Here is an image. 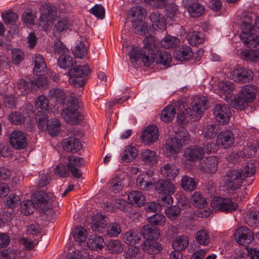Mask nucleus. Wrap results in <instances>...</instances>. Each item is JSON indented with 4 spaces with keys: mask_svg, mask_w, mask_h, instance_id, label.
I'll use <instances>...</instances> for the list:
<instances>
[{
    "mask_svg": "<svg viewBox=\"0 0 259 259\" xmlns=\"http://www.w3.org/2000/svg\"><path fill=\"white\" fill-rule=\"evenodd\" d=\"M253 19L249 16L242 20L240 24L241 32L240 38L243 44L248 48L255 50L244 49L241 52V58L246 61H259V32L255 31L252 25Z\"/></svg>",
    "mask_w": 259,
    "mask_h": 259,
    "instance_id": "obj_1",
    "label": "nucleus"
},
{
    "mask_svg": "<svg viewBox=\"0 0 259 259\" xmlns=\"http://www.w3.org/2000/svg\"><path fill=\"white\" fill-rule=\"evenodd\" d=\"M54 200L55 197L52 193H47L43 191L37 192L33 201L31 200L23 201L21 205V213L25 215L31 214L36 207L41 209L47 216L52 217L54 213L52 205Z\"/></svg>",
    "mask_w": 259,
    "mask_h": 259,
    "instance_id": "obj_2",
    "label": "nucleus"
},
{
    "mask_svg": "<svg viewBox=\"0 0 259 259\" xmlns=\"http://www.w3.org/2000/svg\"><path fill=\"white\" fill-rule=\"evenodd\" d=\"M144 46L140 50L133 47L128 53L130 60L132 64L142 58L145 66H149L155 60V53L158 52L156 40L154 36H146L143 40Z\"/></svg>",
    "mask_w": 259,
    "mask_h": 259,
    "instance_id": "obj_3",
    "label": "nucleus"
},
{
    "mask_svg": "<svg viewBox=\"0 0 259 259\" xmlns=\"http://www.w3.org/2000/svg\"><path fill=\"white\" fill-rule=\"evenodd\" d=\"M190 141L189 133L183 130L177 134L175 138H169L166 140L164 146V152L167 157L174 156L180 153L184 146Z\"/></svg>",
    "mask_w": 259,
    "mask_h": 259,
    "instance_id": "obj_4",
    "label": "nucleus"
},
{
    "mask_svg": "<svg viewBox=\"0 0 259 259\" xmlns=\"http://www.w3.org/2000/svg\"><path fill=\"white\" fill-rule=\"evenodd\" d=\"M207 99L204 96H195L191 107H188L186 103L182 100L179 101V104L181 111L186 112L190 118L195 121L201 117L204 111L207 109Z\"/></svg>",
    "mask_w": 259,
    "mask_h": 259,
    "instance_id": "obj_5",
    "label": "nucleus"
},
{
    "mask_svg": "<svg viewBox=\"0 0 259 259\" xmlns=\"http://www.w3.org/2000/svg\"><path fill=\"white\" fill-rule=\"evenodd\" d=\"M257 90L254 85L248 84L242 86L238 92L237 97H234L232 102L233 106L237 109L244 110L255 99Z\"/></svg>",
    "mask_w": 259,
    "mask_h": 259,
    "instance_id": "obj_6",
    "label": "nucleus"
},
{
    "mask_svg": "<svg viewBox=\"0 0 259 259\" xmlns=\"http://www.w3.org/2000/svg\"><path fill=\"white\" fill-rule=\"evenodd\" d=\"M62 110V116L64 120L70 124H76L82 119V115L78 110L79 101L77 98L71 96L67 100Z\"/></svg>",
    "mask_w": 259,
    "mask_h": 259,
    "instance_id": "obj_7",
    "label": "nucleus"
},
{
    "mask_svg": "<svg viewBox=\"0 0 259 259\" xmlns=\"http://www.w3.org/2000/svg\"><path fill=\"white\" fill-rule=\"evenodd\" d=\"M90 69L87 64L79 65L69 70V82L72 86L79 88L85 83V77L90 72Z\"/></svg>",
    "mask_w": 259,
    "mask_h": 259,
    "instance_id": "obj_8",
    "label": "nucleus"
},
{
    "mask_svg": "<svg viewBox=\"0 0 259 259\" xmlns=\"http://www.w3.org/2000/svg\"><path fill=\"white\" fill-rule=\"evenodd\" d=\"M243 180L244 177L241 171L236 169L228 171L223 178L224 186L231 191H235L240 188L243 184Z\"/></svg>",
    "mask_w": 259,
    "mask_h": 259,
    "instance_id": "obj_9",
    "label": "nucleus"
},
{
    "mask_svg": "<svg viewBox=\"0 0 259 259\" xmlns=\"http://www.w3.org/2000/svg\"><path fill=\"white\" fill-rule=\"evenodd\" d=\"M211 206L225 212H231L237 210L238 204L232 201V199L220 197H214L211 202Z\"/></svg>",
    "mask_w": 259,
    "mask_h": 259,
    "instance_id": "obj_10",
    "label": "nucleus"
},
{
    "mask_svg": "<svg viewBox=\"0 0 259 259\" xmlns=\"http://www.w3.org/2000/svg\"><path fill=\"white\" fill-rule=\"evenodd\" d=\"M66 163L68 169L74 177L79 178L81 176L79 168L85 164V160L83 158L77 156L70 155L67 157Z\"/></svg>",
    "mask_w": 259,
    "mask_h": 259,
    "instance_id": "obj_11",
    "label": "nucleus"
},
{
    "mask_svg": "<svg viewBox=\"0 0 259 259\" xmlns=\"http://www.w3.org/2000/svg\"><path fill=\"white\" fill-rule=\"evenodd\" d=\"M230 76L235 81L246 83L253 79V73L251 70L248 68L238 67L231 72Z\"/></svg>",
    "mask_w": 259,
    "mask_h": 259,
    "instance_id": "obj_12",
    "label": "nucleus"
},
{
    "mask_svg": "<svg viewBox=\"0 0 259 259\" xmlns=\"http://www.w3.org/2000/svg\"><path fill=\"white\" fill-rule=\"evenodd\" d=\"M234 239L238 244L247 246L254 239L253 233L247 227L239 228L234 233Z\"/></svg>",
    "mask_w": 259,
    "mask_h": 259,
    "instance_id": "obj_13",
    "label": "nucleus"
},
{
    "mask_svg": "<svg viewBox=\"0 0 259 259\" xmlns=\"http://www.w3.org/2000/svg\"><path fill=\"white\" fill-rule=\"evenodd\" d=\"M234 84L230 81H222L218 84V89L217 93L226 102L232 103L233 101V92L235 90Z\"/></svg>",
    "mask_w": 259,
    "mask_h": 259,
    "instance_id": "obj_14",
    "label": "nucleus"
},
{
    "mask_svg": "<svg viewBox=\"0 0 259 259\" xmlns=\"http://www.w3.org/2000/svg\"><path fill=\"white\" fill-rule=\"evenodd\" d=\"M235 142L234 135L231 130H224L219 133L216 145L220 148L228 149L232 147Z\"/></svg>",
    "mask_w": 259,
    "mask_h": 259,
    "instance_id": "obj_15",
    "label": "nucleus"
},
{
    "mask_svg": "<svg viewBox=\"0 0 259 259\" xmlns=\"http://www.w3.org/2000/svg\"><path fill=\"white\" fill-rule=\"evenodd\" d=\"M217 121L222 124H225L229 122L231 112L228 105L225 104L217 105L214 109Z\"/></svg>",
    "mask_w": 259,
    "mask_h": 259,
    "instance_id": "obj_16",
    "label": "nucleus"
},
{
    "mask_svg": "<svg viewBox=\"0 0 259 259\" xmlns=\"http://www.w3.org/2000/svg\"><path fill=\"white\" fill-rule=\"evenodd\" d=\"M199 168L208 174L215 173L218 168V159L215 156H209L200 162Z\"/></svg>",
    "mask_w": 259,
    "mask_h": 259,
    "instance_id": "obj_17",
    "label": "nucleus"
},
{
    "mask_svg": "<svg viewBox=\"0 0 259 259\" xmlns=\"http://www.w3.org/2000/svg\"><path fill=\"white\" fill-rule=\"evenodd\" d=\"M205 155L203 147L197 145L189 146L185 151L186 158L191 162H195L202 159Z\"/></svg>",
    "mask_w": 259,
    "mask_h": 259,
    "instance_id": "obj_18",
    "label": "nucleus"
},
{
    "mask_svg": "<svg viewBox=\"0 0 259 259\" xmlns=\"http://www.w3.org/2000/svg\"><path fill=\"white\" fill-rule=\"evenodd\" d=\"M40 16L39 19L41 21L47 23H52L57 17V13L55 8L49 5H44L40 9Z\"/></svg>",
    "mask_w": 259,
    "mask_h": 259,
    "instance_id": "obj_19",
    "label": "nucleus"
},
{
    "mask_svg": "<svg viewBox=\"0 0 259 259\" xmlns=\"http://www.w3.org/2000/svg\"><path fill=\"white\" fill-rule=\"evenodd\" d=\"M108 224V219L104 215L98 213L95 215L91 223L93 231L102 233L105 231Z\"/></svg>",
    "mask_w": 259,
    "mask_h": 259,
    "instance_id": "obj_20",
    "label": "nucleus"
},
{
    "mask_svg": "<svg viewBox=\"0 0 259 259\" xmlns=\"http://www.w3.org/2000/svg\"><path fill=\"white\" fill-rule=\"evenodd\" d=\"M10 142L12 146L17 149H22L26 147L27 141L23 133L19 131H15L11 133Z\"/></svg>",
    "mask_w": 259,
    "mask_h": 259,
    "instance_id": "obj_21",
    "label": "nucleus"
},
{
    "mask_svg": "<svg viewBox=\"0 0 259 259\" xmlns=\"http://www.w3.org/2000/svg\"><path fill=\"white\" fill-rule=\"evenodd\" d=\"M159 137L158 129L157 126L149 125L143 131L141 138L143 142L150 145L157 140Z\"/></svg>",
    "mask_w": 259,
    "mask_h": 259,
    "instance_id": "obj_22",
    "label": "nucleus"
},
{
    "mask_svg": "<svg viewBox=\"0 0 259 259\" xmlns=\"http://www.w3.org/2000/svg\"><path fill=\"white\" fill-rule=\"evenodd\" d=\"M155 188L159 194H174L176 191L175 184L164 179H160L155 183Z\"/></svg>",
    "mask_w": 259,
    "mask_h": 259,
    "instance_id": "obj_23",
    "label": "nucleus"
},
{
    "mask_svg": "<svg viewBox=\"0 0 259 259\" xmlns=\"http://www.w3.org/2000/svg\"><path fill=\"white\" fill-rule=\"evenodd\" d=\"M62 143L64 150L72 153L78 152L82 148L80 141L75 137L66 138L62 141Z\"/></svg>",
    "mask_w": 259,
    "mask_h": 259,
    "instance_id": "obj_24",
    "label": "nucleus"
},
{
    "mask_svg": "<svg viewBox=\"0 0 259 259\" xmlns=\"http://www.w3.org/2000/svg\"><path fill=\"white\" fill-rule=\"evenodd\" d=\"M140 158L145 165L154 166L158 161V156L157 153L152 150L144 149L140 153Z\"/></svg>",
    "mask_w": 259,
    "mask_h": 259,
    "instance_id": "obj_25",
    "label": "nucleus"
},
{
    "mask_svg": "<svg viewBox=\"0 0 259 259\" xmlns=\"http://www.w3.org/2000/svg\"><path fill=\"white\" fill-rule=\"evenodd\" d=\"M150 17L154 29L164 30L166 29V19L164 15L158 12H154L150 15Z\"/></svg>",
    "mask_w": 259,
    "mask_h": 259,
    "instance_id": "obj_26",
    "label": "nucleus"
},
{
    "mask_svg": "<svg viewBox=\"0 0 259 259\" xmlns=\"http://www.w3.org/2000/svg\"><path fill=\"white\" fill-rule=\"evenodd\" d=\"M162 176L168 180L175 179L179 173V169L176 164L172 163L164 164L160 169Z\"/></svg>",
    "mask_w": 259,
    "mask_h": 259,
    "instance_id": "obj_27",
    "label": "nucleus"
},
{
    "mask_svg": "<svg viewBox=\"0 0 259 259\" xmlns=\"http://www.w3.org/2000/svg\"><path fill=\"white\" fill-rule=\"evenodd\" d=\"M141 239V233L135 230H130L125 232L123 236L124 242L131 246H136L139 244Z\"/></svg>",
    "mask_w": 259,
    "mask_h": 259,
    "instance_id": "obj_28",
    "label": "nucleus"
},
{
    "mask_svg": "<svg viewBox=\"0 0 259 259\" xmlns=\"http://www.w3.org/2000/svg\"><path fill=\"white\" fill-rule=\"evenodd\" d=\"M143 250L150 254H156L162 250L161 244L155 241L154 239L146 240L143 245Z\"/></svg>",
    "mask_w": 259,
    "mask_h": 259,
    "instance_id": "obj_29",
    "label": "nucleus"
},
{
    "mask_svg": "<svg viewBox=\"0 0 259 259\" xmlns=\"http://www.w3.org/2000/svg\"><path fill=\"white\" fill-rule=\"evenodd\" d=\"M2 18L6 25L9 26L10 29L14 28V33L18 32V27L15 25V23L18 19V16L16 13L9 11L3 14Z\"/></svg>",
    "mask_w": 259,
    "mask_h": 259,
    "instance_id": "obj_30",
    "label": "nucleus"
},
{
    "mask_svg": "<svg viewBox=\"0 0 259 259\" xmlns=\"http://www.w3.org/2000/svg\"><path fill=\"white\" fill-rule=\"evenodd\" d=\"M104 244L103 238L96 234L91 235L87 241L88 247L92 250H101L103 248Z\"/></svg>",
    "mask_w": 259,
    "mask_h": 259,
    "instance_id": "obj_31",
    "label": "nucleus"
},
{
    "mask_svg": "<svg viewBox=\"0 0 259 259\" xmlns=\"http://www.w3.org/2000/svg\"><path fill=\"white\" fill-rule=\"evenodd\" d=\"M34 64V73L41 75L47 70V65L44 57L40 55H36L33 58Z\"/></svg>",
    "mask_w": 259,
    "mask_h": 259,
    "instance_id": "obj_32",
    "label": "nucleus"
},
{
    "mask_svg": "<svg viewBox=\"0 0 259 259\" xmlns=\"http://www.w3.org/2000/svg\"><path fill=\"white\" fill-rule=\"evenodd\" d=\"M141 233L146 240L154 239L158 238L160 236V231L158 228L154 227L149 225H145L143 227Z\"/></svg>",
    "mask_w": 259,
    "mask_h": 259,
    "instance_id": "obj_33",
    "label": "nucleus"
},
{
    "mask_svg": "<svg viewBox=\"0 0 259 259\" xmlns=\"http://www.w3.org/2000/svg\"><path fill=\"white\" fill-rule=\"evenodd\" d=\"M137 155L138 151L135 147L127 146L121 154V160L124 162H130L134 160Z\"/></svg>",
    "mask_w": 259,
    "mask_h": 259,
    "instance_id": "obj_34",
    "label": "nucleus"
},
{
    "mask_svg": "<svg viewBox=\"0 0 259 259\" xmlns=\"http://www.w3.org/2000/svg\"><path fill=\"white\" fill-rule=\"evenodd\" d=\"M175 58L179 61L188 60L193 56L191 48L189 46H183L174 53Z\"/></svg>",
    "mask_w": 259,
    "mask_h": 259,
    "instance_id": "obj_35",
    "label": "nucleus"
},
{
    "mask_svg": "<svg viewBox=\"0 0 259 259\" xmlns=\"http://www.w3.org/2000/svg\"><path fill=\"white\" fill-rule=\"evenodd\" d=\"M50 99L56 104L63 103L65 99V94L61 89L54 88L50 90L48 93Z\"/></svg>",
    "mask_w": 259,
    "mask_h": 259,
    "instance_id": "obj_36",
    "label": "nucleus"
},
{
    "mask_svg": "<svg viewBox=\"0 0 259 259\" xmlns=\"http://www.w3.org/2000/svg\"><path fill=\"white\" fill-rule=\"evenodd\" d=\"M110 191L114 193H119L124 187L123 179L119 177L113 178L107 184Z\"/></svg>",
    "mask_w": 259,
    "mask_h": 259,
    "instance_id": "obj_37",
    "label": "nucleus"
},
{
    "mask_svg": "<svg viewBox=\"0 0 259 259\" xmlns=\"http://www.w3.org/2000/svg\"><path fill=\"white\" fill-rule=\"evenodd\" d=\"M128 200L131 204L138 206L143 205L145 202V197L142 193L136 191H132L128 195Z\"/></svg>",
    "mask_w": 259,
    "mask_h": 259,
    "instance_id": "obj_38",
    "label": "nucleus"
},
{
    "mask_svg": "<svg viewBox=\"0 0 259 259\" xmlns=\"http://www.w3.org/2000/svg\"><path fill=\"white\" fill-rule=\"evenodd\" d=\"M146 10L141 6H135L127 12L130 17L134 18V21H142L146 16Z\"/></svg>",
    "mask_w": 259,
    "mask_h": 259,
    "instance_id": "obj_39",
    "label": "nucleus"
},
{
    "mask_svg": "<svg viewBox=\"0 0 259 259\" xmlns=\"http://www.w3.org/2000/svg\"><path fill=\"white\" fill-rule=\"evenodd\" d=\"M189 243V238L185 235H181L177 237L172 242V247L174 250L183 251L188 246Z\"/></svg>",
    "mask_w": 259,
    "mask_h": 259,
    "instance_id": "obj_40",
    "label": "nucleus"
},
{
    "mask_svg": "<svg viewBox=\"0 0 259 259\" xmlns=\"http://www.w3.org/2000/svg\"><path fill=\"white\" fill-rule=\"evenodd\" d=\"M61 124L57 118H52L47 122V128L49 134L51 136H56L60 131Z\"/></svg>",
    "mask_w": 259,
    "mask_h": 259,
    "instance_id": "obj_41",
    "label": "nucleus"
},
{
    "mask_svg": "<svg viewBox=\"0 0 259 259\" xmlns=\"http://www.w3.org/2000/svg\"><path fill=\"white\" fill-rule=\"evenodd\" d=\"M108 252L112 254H119L123 250L122 244L118 240H110L106 245Z\"/></svg>",
    "mask_w": 259,
    "mask_h": 259,
    "instance_id": "obj_42",
    "label": "nucleus"
},
{
    "mask_svg": "<svg viewBox=\"0 0 259 259\" xmlns=\"http://www.w3.org/2000/svg\"><path fill=\"white\" fill-rule=\"evenodd\" d=\"M190 201L194 206L199 208H205L207 205L205 198L199 192H195L193 193L190 199Z\"/></svg>",
    "mask_w": 259,
    "mask_h": 259,
    "instance_id": "obj_43",
    "label": "nucleus"
},
{
    "mask_svg": "<svg viewBox=\"0 0 259 259\" xmlns=\"http://www.w3.org/2000/svg\"><path fill=\"white\" fill-rule=\"evenodd\" d=\"M158 57L156 62L167 67L170 66L172 57L171 55L166 51L160 50L158 52Z\"/></svg>",
    "mask_w": 259,
    "mask_h": 259,
    "instance_id": "obj_44",
    "label": "nucleus"
},
{
    "mask_svg": "<svg viewBox=\"0 0 259 259\" xmlns=\"http://www.w3.org/2000/svg\"><path fill=\"white\" fill-rule=\"evenodd\" d=\"M187 11L191 17L197 18L203 13L204 7L199 3H194L187 7Z\"/></svg>",
    "mask_w": 259,
    "mask_h": 259,
    "instance_id": "obj_45",
    "label": "nucleus"
},
{
    "mask_svg": "<svg viewBox=\"0 0 259 259\" xmlns=\"http://www.w3.org/2000/svg\"><path fill=\"white\" fill-rule=\"evenodd\" d=\"M187 39L191 45L196 46L203 41L204 34L200 32H191L188 34Z\"/></svg>",
    "mask_w": 259,
    "mask_h": 259,
    "instance_id": "obj_46",
    "label": "nucleus"
},
{
    "mask_svg": "<svg viewBox=\"0 0 259 259\" xmlns=\"http://www.w3.org/2000/svg\"><path fill=\"white\" fill-rule=\"evenodd\" d=\"M21 202V199L19 195L11 193L4 200V203L5 206L14 208L18 206Z\"/></svg>",
    "mask_w": 259,
    "mask_h": 259,
    "instance_id": "obj_47",
    "label": "nucleus"
},
{
    "mask_svg": "<svg viewBox=\"0 0 259 259\" xmlns=\"http://www.w3.org/2000/svg\"><path fill=\"white\" fill-rule=\"evenodd\" d=\"M147 174H141L138 176L137 179V186L143 190H147L153 185L152 183L148 179Z\"/></svg>",
    "mask_w": 259,
    "mask_h": 259,
    "instance_id": "obj_48",
    "label": "nucleus"
},
{
    "mask_svg": "<svg viewBox=\"0 0 259 259\" xmlns=\"http://www.w3.org/2000/svg\"><path fill=\"white\" fill-rule=\"evenodd\" d=\"M176 114L175 108L172 105L166 106L162 111L161 119L165 122L170 121L174 118Z\"/></svg>",
    "mask_w": 259,
    "mask_h": 259,
    "instance_id": "obj_49",
    "label": "nucleus"
},
{
    "mask_svg": "<svg viewBox=\"0 0 259 259\" xmlns=\"http://www.w3.org/2000/svg\"><path fill=\"white\" fill-rule=\"evenodd\" d=\"M87 230L81 226H77L73 231L74 240L79 243L84 242L87 238Z\"/></svg>",
    "mask_w": 259,
    "mask_h": 259,
    "instance_id": "obj_50",
    "label": "nucleus"
},
{
    "mask_svg": "<svg viewBox=\"0 0 259 259\" xmlns=\"http://www.w3.org/2000/svg\"><path fill=\"white\" fill-rule=\"evenodd\" d=\"M71 30V24L66 18L59 19L55 24L54 31L61 33Z\"/></svg>",
    "mask_w": 259,
    "mask_h": 259,
    "instance_id": "obj_51",
    "label": "nucleus"
},
{
    "mask_svg": "<svg viewBox=\"0 0 259 259\" xmlns=\"http://www.w3.org/2000/svg\"><path fill=\"white\" fill-rule=\"evenodd\" d=\"M147 221L152 226H163L166 217L162 214L156 213L147 218Z\"/></svg>",
    "mask_w": 259,
    "mask_h": 259,
    "instance_id": "obj_52",
    "label": "nucleus"
},
{
    "mask_svg": "<svg viewBox=\"0 0 259 259\" xmlns=\"http://www.w3.org/2000/svg\"><path fill=\"white\" fill-rule=\"evenodd\" d=\"M33 84L32 81H26L23 79H20L17 83V85L21 95L26 96L30 93L33 89Z\"/></svg>",
    "mask_w": 259,
    "mask_h": 259,
    "instance_id": "obj_53",
    "label": "nucleus"
},
{
    "mask_svg": "<svg viewBox=\"0 0 259 259\" xmlns=\"http://www.w3.org/2000/svg\"><path fill=\"white\" fill-rule=\"evenodd\" d=\"M245 220L246 224L250 227L259 226V212L249 211L245 218Z\"/></svg>",
    "mask_w": 259,
    "mask_h": 259,
    "instance_id": "obj_54",
    "label": "nucleus"
},
{
    "mask_svg": "<svg viewBox=\"0 0 259 259\" xmlns=\"http://www.w3.org/2000/svg\"><path fill=\"white\" fill-rule=\"evenodd\" d=\"M72 53L75 57L82 58L87 55V49L81 41H78L72 49Z\"/></svg>",
    "mask_w": 259,
    "mask_h": 259,
    "instance_id": "obj_55",
    "label": "nucleus"
},
{
    "mask_svg": "<svg viewBox=\"0 0 259 259\" xmlns=\"http://www.w3.org/2000/svg\"><path fill=\"white\" fill-rule=\"evenodd\" d=\"M180 39L176 37L166 36L161 41L163 48L170 49L176 47L180 44Z\"/></svg>",
    "mask_w": 259,
    "mask_h": 259,
    "instance_id": "obj_56",
    "label": "nucleus"
},
{
    "mask_svg": "<svg viewBox=\"0 0 259 259\" xmlns=\"http://www.w3.org/2000/svg\"><path fill=\"white\" fill-rule=\"evenodd\" d=\"M243 175V177H251L255 172L256 167L254 162L250 160L243 167L242 169H239Z\"/></svg>",
    "mask_w": 259,
    "mask_h": 259,
    "instance_id": "obj_57",
    "label": "nucleus"
},
{
    "mask_svg": "<svg viewBox=\"0 0 259 259\" xmlns=\"http://www.w3.org/2000/svg\"><path fill=\"white\" fill-rule=\"evenodd\" d=\"M198 243L202 245H207L210 242L209 236L207 232L204 229L198 231L195 235Z\"/></svg>",
    "mask_w": 259,
    "mask_h": 259,
    "instance_id": "obj_58",
    "label": "nucleus"
},
{
    "mask_svg": "<svg viewBox=\"0 0 259 259\" xmlns=\"http://www.w3.org/2000/svg\"><path fill=\"white\" fill-rule=\"evenodd\" d=\"M74 63L73 58L69 55H62L58 59V64L63 69L73 66Z\"/></svg>",
    "mask_w": 259,
    "mask_h": 259,
    "instance_id": "obj_59",
    "label": "nucleus"
},
{
    "mask_svg": "<svg viewBox=\"0 0 259 259\" xmlns=\"http://www.w3.org/2000/svg\"><path fill=\"white\" fill-rule=\"evenodd\" d=\"M36 108L47 111L49 109L50 103L48 99L44 95L39 96L34 101Z\"/></svg>",
    "mask_w": 259,
    "mask_h": 259,
    "instance_id": "obj_60",
    "label": "nucleus"
},
{
    "mask_svg": "<svg viewBox=\"0 0 259 259\" xmlns=\"http://www.w3.org/2000/svg\"><path fill=\"white\" fill-rule=\"evenodd\" d=\"M133 27L135 32L140 35H145L148 31L147 24L142 21H133Z\"/></svg>",
    "mask_w": 259,
    "mask_h": 259,
    "instance_id": "obj_61",
    "label": "nucleus"
},
{
    "mask_svg": "<svg viewBox=\"0 0 259 259\" xmlns=\"http://www.w3.org/2000/svg\"><path fill=\"white\" fill-rule=\"evenodd\" d=\"M181 185L186 191H193L196 187L194 179L187 176H185L182 178Z\"/></svg>",
    "mask_w": 259,
    "mask_h": 259,
    "instance_id": "obj_62",
    "label": "nucleus"
},
{
    "mask_svg": "<svg viewBox=\"0 0 259 259\" xmlns=\"http://www.w3.org/2000/svg\"><path fill=\"white\" fill-rule=\"evenodd\" d=\"M124 256L125 259H140L141 254L139 247L136 246H130Z\"/></svg>",
    "mask_w": 259,
    "mask_h": 259,
    "instance_id": "obj_63",
    "label": "nucleus"
},
{
    "mask_svg": "<svg viewBox=\"0 0 259 259\" xmlns=\"http://www.w3.org/2000/svg\"><path fill=\"white\" fill-rule=\"evenodd\" d=\"M181 212V208L176 205L168 207L165 210L166 216L170 220H176L180 215Z\"/></svg>",
    "mask_w": 259,
    "mask_h": 259,
    "instance_id": "obj_64",
    "label": "nucleus"
}]
</instances>
